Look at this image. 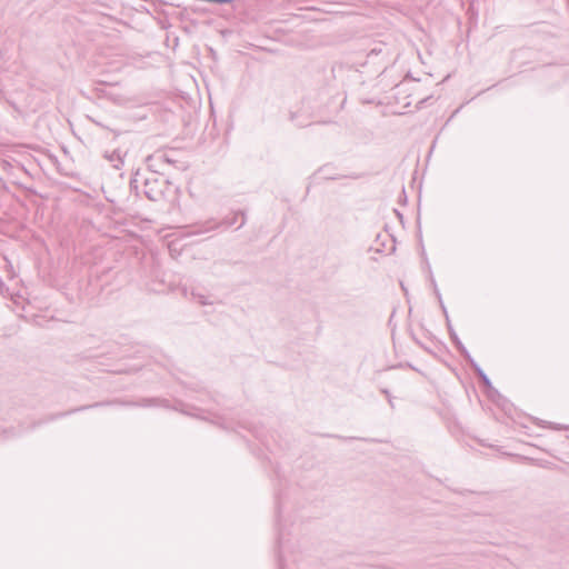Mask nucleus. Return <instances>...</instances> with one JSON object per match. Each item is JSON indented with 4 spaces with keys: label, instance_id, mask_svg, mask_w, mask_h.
I'll list each match as a JSON object with an SVG mask.
<instances>
[{
    "label": "nucleus",
    "instance_id": "f257e3e1",
    "mask_svg": "<svg viewBox=\"0 0 569 569\" xmlns=\"http://www.w3.org/2000/svg\"><path fill=\"white\" fill-rule=\"evenodd\" d=\"M170 188V182L156 172H150L144 178L143 193L151 201H161L166 198V193Z\"/></svg>",
    "mask_w": 569,
    "mask_h": 569
},
{
    "label": "nucleus",
    "instance_id": "f03ea898",
    "mask_svg": "<svg viewBox=\"0 0 569 569\" xmlns=\"http://www.w3.org/2000/svg\"><path fill=\"white\" fill-rule=\"evenodd\" d=\"M238 216L242 217V221H241V223L237 228V229H240L246 223V212L242 211V210H239L237 212H233L230 216L224 217L219 223H217L214 226H211V227L207 228L206 230L208 231V230L218 228L220 226H222L224 228H229V227L233 226L237 222Z\"/></svg>",
    "mask_w": 569,
    "mask_h": 569
},
{
    "label": "nucleus",
    "instance_id": "7ed1b4c3",
    "mask_svg": "<svg viewBox=\"0 0 569 569\" xmlns=\"http://www.w3.org/2000/svg\"><path fill=\"white\" fill-rule=\"evenodd\" d=\"M126 156V152H122L121 149H114L113 151L109 152L106 151L103 157L109 162L112 163V167L116 169H120V167L123 164V157Z\"/></svg>",
    "mask_w": 569,
    "mask_h": 569
},
{
    "label": "nucleus",
    "instance_id": "20e7f679",
    "mask_svg": "<svg viewBox=\"0 0 569 569\" xmlns=\"http://www.w3.org/2000/svg\"><path fill=\"white\" fill-rule=\"evenodd\" d=\"M449 330H450V338H451L452 342L456 345V347L459 350V352L461 353V356L468 362H470V359H472V357L468 352L467 348L462 345V342L459 340L457 333L450 327H449Z\"/></svg>",
    "mask_w": 569,
    "mask_h": 569
},
{
    "label": "nucleus",
    "instance_id": "39448f33",
    "mask_svg": "<svg viewBox=\"0 0 569 569\" xmlns=\"http://www.w3.org/2000/svg\"><path fill=\"white\" fill-rule=\"evenodd\" d=\"M469 363L473 369L475 373L477 375V377L479 378V380L481 381V383L486 387H491V381L489 377L485 373V371L481 369V367L473 359H470Z\"/></svg>",
    "mask_w": 569,
    "mask_h": 569
},
{
    "label": "nucleus",
    "instance_id": "423d86ee",
    "mask_svg": "<svg viewBox=\"0 0 569 569\" xmlns=\"http://www.w3.org/2000/svg\"><path fill=\"white\" fill-rule=\"evenodd\" d=\"M112 403L113 402H111V401H102V402H94V403L88 405V406H81V407L72 409L70 411L56 415V416L51 417V419H56V418H59V417H64L67 415H70V413H73V412H78V411H82V410L90 409V408H98V407L110 406Z\"/></svg>",
    "mask_w": 569,
    "mask_h": 569
},
{
    "label": "nucleus",
    "instance_id": "0eeeda50",
    "mask_svg": "<svg viewBox=\"0 0 569 569\" xmlns=\"http://www.w3.org/2000/svg\"><path fill=\"white\" fill-rule=\"evenodd\" d=\"M191 297L196 299L198 303L201 306H208L213 303L212 301H209L204 295L197 292L194 290H191Z\"/></svg>",
    "mask_w": 569,
    "mask_h": 569
},
{
    "label": "nucleus",
    "instance_id": "6e6552de",
    "mask_svg": "<svg viewBox=\"0 0 569 569\" xmlns=\"http://www.w3.org/2000/svg\"><path fill=\"white\" fill-rule=\"evenodd\" d=\"M319 173H321L325 179L337 180L341 178L340 176H331V171H329V166L321 167L319 169Z\"/></svg>",
    "mask_w": 569,
    "mask_h": 569
},
{
    "label": "nucleus",
    "instance_id": "1a4fd4ad",
    "mask_svg": "<svg viewBox=\"0 0 569 569\" xmlns=\"http://www.w3.org/2000/svg\"><path fill=\"white\" fill-rule=\"evenodd\" d=\"M341 178H350V179H359L362 177V174H359V173H350V174H345V176H340Z\"/></svg>",
    "mask_w": 569,
    "mask_h": 569
},
{
    "label": "nucleus",
    "instance_id": "9d476101",
    "mask_svg": "<svg viewBox=\"0 0 569 569\" xmlns=\"http://www.w3.org/2000/svg\"><path fill=\"white\" fill-rule=\"evenodd\" d=\"M162 161L163 162H167V163H174V160H172L171 158L168 157V154H163L161 157Z\"/></svg>",
    "mask_w": 569,
    "mask_h": 569
},
{
    "label": "nucleus",
    "instance_id": "9b49d317",
    "mask_svg": "<svg viewBox=\"0 0 569 569\" xmlns=\"http://www.w3.org/2000/svg\"><path fill=\"white\" fill-rule=\"evenodd\" d=\"M151 401H153V399H143V406H148L151 403Z\"/></svg>",
    "mask_w": 569,
    "mask_h": 569
},
{
    "label": "nucleus",
    "instance_id": "f8f14e48",
    "mask_svg": "<svg viewBox=\"0 0 569 569\" xmlns=\"http://www.w3.org/2000/svg\"><path fill=\"white\" fill-rule=\"evenodd\" d=\"M137 179H131L130 186L137 188Z\"/></svg>",
    "mask_w": 569,
    "mask_h": 569
},
{
    "label": "nucleus",
    "instance_id": "ddd939ff",
    "mask_svg": "<svg viewBox=\"0 0 569 569\" xmlns=\"http://www.w3.org/2000/svg\"><path fill=\"white\" fill-rule=\"evenodd\" d=\"M382 392H383V393H385V396H387L388 398L390 397V392H389V390H387V389H382Z\"/></svg>",
    "mask_w": 569,
    "mask_h": 569
},
{
    "label": "nucleus",
    "instance_id": "4468645a",
    "mask_svg": "<svg viewBox=\"0 0 569 569\" xmlns=\"http://www.w3.org/2000/svg\"><path fill=\"white\" fill-rule=\"evenodd\" d=\"M395 212L397 213V216L402 219V214L398 211V210H395Z\"/></svg>",
    "mask_w": 569,
    "mask_h": 569
},
{
    "label": "nucleus",
    "instance_id": "2eb2a0df",
    "mask_svg": "<svg viewBox=\"0 0 569 569\" xmlns=\"http://www.w3.org/2000/svg\"><path fill=\"white\" fill-rule=\"evenodd\" d=\"M388 400H389V403H390L391 406H393L392 400H391V397H389V398H388Z\"/></svg>",
    "mask_w": 569,
    "mask_h": 569
},
{
    "label": "nucleus",
    "instance_id": "dca6fc26",
    "mask_svg": "<svg viewBox=\"0 0 569 569\" xmlns=\"http://www.w3.org/2000/svg\"><path fill=\"white\" fill-rule=\"evenodd\" d=\"M425 101H426V99L420 100V101H419V104H423V103H425Z\"/></svg>",
    "mask_w": 569,
    "mask_h": 569
}]
</instances>
